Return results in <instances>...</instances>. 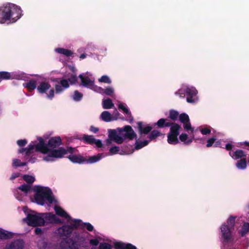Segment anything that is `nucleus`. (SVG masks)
Returning <instances> with one entry per match:
<instances>
[{
    "label": "nucleus",
    "instance_id": "obj_10",
    "mask_svg": "<svg viewBox=\"0 0 249 249\" xmlns=\"http://www.w3.org/2000/svg\"><path fill=\"white\" fill-rule=\"evenodd\" d=\"M179 121L183 124V128L186 130H191L193 132L194 129L192 127L189 116L185 113H182L179 115Z\"/></svg>",
    "mask_w": 249,
    "mask_h": 249
},
{
    "label": "nucleus",
    "instance_id": "obj_26",
    "mask_svg": "<svg viewBox=\"0 0 249 249\" xmlns=\"http://www.w3.org/2000/svg\"><path fill=\"white\" fill-rule=\"evenodd\" d=\"M36 85V81L34 80H30L24 84V87L26 88L29 91H32L36 89H37V86Z\"/></svg>",
    "mask_w": 249,
    "mask_h": 249
},
{
    "label": "nucleus",
    "instance_id": "obj_52",
    "mask_svg": "<svg viewBox=\"0 0 249 249\" xmlns=\"http://www.w3.org/2000/svg\"><path fill=\"white\" fill-rule=\"evenodd\" d=\"M235 218H236L235 216H231L229 218V219H228V221H227V223L230 226L232 227L234 226Z\"/></svg>",
    "mask_w": 249,
    "mask_h": 249
},
{
    "label": "nucleus",
    "instance_id": "obj_23",
    "mask_svg": "<svg viewBox=\"0 0 249 249\" xmlns=\"http://www.w3.org/2000/svg\"><path fill=\"white\" fill-rule=\"evenodd\" d=\"M171 125L169 126L170 128L168 133L178 136L181 126L178 124L173 122H171Z\"/></svg>",
    "mask_w": 249,
    "mask_h": 249
},
{
    "label": "nucleus",
    "instance_id": "obj_5",
    "mask_svg": "<svg viewBox=\"0 0 249 249\" xmlns=\"http://www.w3.org/2000/svg\"><path fill=\"white\" fill-rule=\"evenodd\" d=\"M65 243L66 247L62 249H79V247L86 248L88 246L86 238L78 232H74L71 238L65 240Z\"/></svg>",
    "mask_w": 249,
    "mask_h": 249
},
{
    "label": "nucleus",
    "instance_id": "obj_39",
    "mask_svg": "<svg viewBox=\"0 0 249 249\" xmlns=\"http://www.w3.org/2000/svg\"><path fill=\"white\" fill-rule=\"evenodd\" d=\"M179 113L178 111L171 109L169 111V114L168 117L172 121H176L177 120L179 117Z\"/></svg>",
    "mask_w": 249,
    "mask_h": 249
},
{
    "label": "nucleus",
    "instance_id": "obj_30",
    "mask_svg": "<svg viewBox=\"0 0 249 249\" xmlns=\"http://www.w3.org/2000/svg\"><path fill=\"white\" fill-rule=\"evenodd\" d=\"M178 135L168 133L167 142L170 144H177L179 143Z\"/></svg>",
    "mask_w": 249,
    "mask_h": 249
},
{
    "label": "nucleus",
    "instance_id": "obj_38",
    "mask_svg": "<svg viewBox=\"0 0 249 249\" xmlns=\"http://www.w3.org/2000/svg\"><path fill=\"white\" fill-rule=\"evenodd\" d=\"M99 88L103 93H104L108 96H112L114 93V90L113 88L111 87H107L106 89H103L102 88Z\"/></svg>",
    "mask_w": 249,
    "mask_h": 249
},
{
    "label": "nucleus",
    "instance_id": "obj_41",
    "mask_svg": "<svg viewBox=\"0 0 249 249\" xmlns=\"http://www.w3.org/2000/svg\"><path fill=\"white\" fill-rule=\"evenodd\" d=\"M22 178L26 182H27L30 185L32 184L35 181V177L29 175H23L22 176Z\"/></svg>",
    "mask_w": 249,
    "mask_h": 249
},
{
    "label": "nucleus",
    "instance_id": "obj_29",
    "mask_svg": "<svg viewBox=\"0 0 249 249\" xmlns=\"http://www.w3.org/2000/svg\"><path fill=\"white\" fill-rule=\"evenodd\" d=\"M13 233L2 229H0V239H9L13 237Z\"/></svg>",
    "mask_w": 249,
    "mask_h": 249
},
{
    "label": "nucleus",
    "instance_id": "obj_56",
    "mask_svg": "<svg viewBox=\"0 0 249 249\" xmlns=\"http://www.w3.org/2000/svg\"><path fill=\"white\" fill-rule=\"evenodd\" d=\"M17 143L19 146L22 147L27 144V141L25 139L19 140L17 141Z\"/></svg>",
    "mask_w": 249,
    "mask_h": 249
},
{
    "label": "nucleus",
    "instance_id": "obj_2",
    "mask_svg": "<svg viewBox=\"0 0 249 249\" xmlns=\"http://www.w3.org/2000/svg\"><path fill=\"white\" fill-rule=\"evenodd\" d=\"M39 142L36 145V151L42 154H48L44 159L47 161H53L54 158H62L66 155V151L63 147H59L58 149H51L45 145V142L41 137L37 138Z\"/></svg>",
    "mask_w": 249,
    "mask_h": 249
},
{
    "label": "nucleus",
    "instance_id": "obj_13",
    "mask_svg": "<svg viewBox=\"0 0 249 249\" xmlns=\"http://www.w3.org/2000/svg\"><path fill=\"white\" fill-rule=\"evenodd\" d=\"M85 143L89 144H95L96 146L99 147H102L103 144L100 140H96L92 135H83L82 139Z\"/></svg>",
    "mask_w": 249,
    "mask_h": 249
},
{
    "label": "nucleus",
    "instance_id": "obj_6",
    "mask_svg": "<svg viewBox=\"0 0 249 249\" xmlns=\"http://www.w3.org/2000/svg\"><path fill=\"white\" fill-rule=\"evenodd\" d=\"M42 214H43L38 213L35 214L28 213L27 217L23 219V221H25L28 225L32 227L44 226L45 220Z\"/></svg>",
    "mask_w": 249,
    "mask_h": 249
},
{
    "label": "nucleus",
    "instance_id": "obj_53",
    "mask_svg": "<svg viewBox=\"0 0 249 249\" xmlns=\"http://www.w3.org/2000/svg\"><path fill=\"white\" fill-rule=\"evenodd\" d=\"M215 141L216 139L214 137L209 139L207 141L206 147H210L212 146L213 144L214 145Z\"/></svg>",
    "mask_w": 249,
    "mask_h": 249
},
{
    "label": "nucleus",
    "instance_id": "obj_20",
    "mask_svg": "<svg viewBox=\"0 0 249 249\" xmlns=\"http://www.w3.org/2000/svg\"><path fill=\"white\" fill-rule=\"evenodd\" d=\"M114 246L115 249H137V248L131 244H125L121 242H115Z\"/></svg>",
    "mask_w": 249,
    "mask_h": 249
},
{
    "label": "nucleus",
    "instance_id": "obj_32",
    "mask_svg": "<svg viewBox=\"0 0 249 249\" xmlns=\"http://www.w3.org/2000/svg\"><path fill=\"white\" fill-rule=\"evenodd\" d=\"M118 108L122 110L127 115V117L129 118L130 123H131L133 121V117L132 116L131 112L129 109L126 107L123 104H120L118 105Z\"/></svg>",
    "mask_w": 249,
    "mask_h": 249
},
{
    "label": "nucleus",
    "instance_id": "obj_33",
    "mask_svg": "<svg viewBox=\"0 0 249 249\" xmlns=\"http://www.w3.org/2000/svg\"><path fill=\"white\" fill-rule=\"evenodd\" d=\"M55 51L57 53L62 54L67 57L71 56L73 54V52L71 51L62 48H56Z\"/></svg>",
    "mask_w": 249,
    "mask_h": 249
},
{
    "label": "nucleus",
    "instance_id": "obj_50",
    "mask_svg": "<svg viewBox=\"0 0 249 249\" xmlns=\"http://www.w3.org/2000/svg\"><path fill=\"white\" fill-rule=\"evenodd\" d=\"M186 94V88L184 89H179L175 92V94L178 95L180 98H184Z\"/></svg>",
    "mask_w": 249,
    "mask_h": 249
},
{
    "label": "nucleus",
    "instance_id": "obj_15",
    "mask_svg": "<svg viewBox=\"0 0 249 249\" xmlns=\"http://www.w3.org/2000/svg\"><path fill=\"white\" fill-rule=\"evenodd\" d=\"M67 158L71 161L74 163L83 164L86 162V158L80 154L70 155Z\"/></svg>",
    "mask_w": 249,
    "mask_h": 249
},
{
    "label": "nucleus",
    "instance_id": "obj_34",
    "mask_svg": "<svg viewBox=\"0 0 249 249\" xmlns=\"http://www.w3.org/2000/svg\"><path fill=\"white\" fill-rule=\"evenodd\" d=\"M136 139V142H135V146L134 147L135 150H139L142 147L146 146L148 143L149 141L148 140H144L143 141H138L137 140V138Z\"/></svg>",
    "mask_w": 249,
    "mask_h": 249
},
{
    "label": "nucleus",
    "instance_id": "obj_54",
    "mask_svg": "<svg viewBox=\"0 0 249 249\" xmlns=\"http://www.w3.org/2000/svg\"><path fill=\"white\" fill-rule=\"evenodd\" d=\"M67 80L71 84H75L77 81V76L76 75H72Z\"/></svg>",
    "mask_w": 249,
    "mask_h": 249
},
{
    "label": "nucleus",
    "instance_id": "obj_16",
    "mask_svg": "<svg viewBox=\"0 0 249 249\" xmlns=\"http://www.w3.org/2000/svg\"><path fill=\"white\" fill-rule=\"evenodd\" d=\"M24 245V242L22 239H17L7 246L6 249H23Z\"/></svg>",
    "mask_w": 249,
    "mask_h": 249
},
{
    "label": "nucleus",
    "instance_id": "obj_63",
    "mask_svg": "<svg viewBox=\"0 0 249 249\" xmlns=\"http://www.w3.org/2000/svg\"><path fill=\"white\" fill-rule=\"evenodd\" d=\"M35 233L36 235H40L42 233V230L41 228H36L35 230Z\"/></svg>",
    "mask_w": 249,
    "mask_h": 249
},
{
    "label": "nucleus",
    "instance_id": "obj_45",
    "mask_svg": "<svg viewBox=\"0 0 249 249\" xmlns=\"http://www.w3.org/2000/svg\"><path fill=\"white\" fill-rule=\"evenodd\" d=\"M83 97V94L78 90H75L74 91V94L72 96V99L74 101L78 102L81 100Z\"/></svg>",
    "mask_w": 249,
    "mask_h": 249
},
{
    "label": "nucleus",
    "instance_id": "obj_57",
    "mask_svg": "<svg viewBox=\"0 0 249 249\" xmlns=\"http://www.w3.org/2000/svg\"><path fill=\"white\" fill-rule=\"evenodd\" d=\"M179 138L181 142H185L188 138V135L186 133H182L179 135Z\"/></svg>",
    "mask_w": 249,
    "mask_h": 249
},
{
    "label": "nucleus",
    "instance_id": "obj_12",
    "mask_svg": "<svg viewBox=\"0 0 249 249\" xmlns=\"http://www.w3.org/2000/svg\"><path fill=\"white\" fill-rule=\"evenodd\" d=\"M197 91L194 87H186V94L187 95L186 100L188 103H194L195 102L196 98Z\"/></svg>",
    "mask_w": 249,
    "mask_h": 249
},
{
    "label": "nucleus",
    "instance_id": "obj_7",
    "mask_svg": "<svg viewBox=\"0 0 249 249\" xmlns=\"http://www.w3.org/2000/svg\"><path fill=\"white\" fill-rule=\"evenodd\" d=\"M37 91L40 94L45 93L48 98L52 100L54 96V89H51V85L48 82H40L37 87Z\"/></svg>",
    "mask_w": 249,
    "mask_h": 249
},
{
    "label": "nucleus",
    "instance_id": "obj_51",
    "mask_svg": "<svg viewBox=\"0 0 249 249\" xmlns=\"http://www.w3.org/2000/svg\"><path fill=\"white\" fill-rule=\"evenodd\" d=\"M99 249H111V247L108 243L103 242L100 244Z\"/></svg>",
    "mask_w": 249,
    "mask_h": 249
},
{
    "label": "nucleus",
    "instance_id": "obj_40",
    "mask_svg": "<svg viewBox=\"0 0 249 249\" xmlns=\"http://www.w3.org/2000/svg\"><path fill=\"white\" fill-rule=\"evenodd\" d=\"M18 189L25 194H27L31 190V185L27 184H23L19 186Z\"/></svg>",
    "mask_w": 249,
    "mask_h": 249
},
{
    "label": "nucleus",
    "instance_id": "obj_42",
    "mask_svg": "<svg viewBox=\"0 0 249 249\" xmlns=\"http://www.w3.org/2000/svg\"><path fill=\"white\" fill-rule=\"evenodd\" d=\"M42 216L45 215V218L49 222L53 223L54 219L56 218V216L53 213H42Z\"/></svg>",
    "mask_w": 249,
    "mask_h": 249
},
{
    "label": "nucleus",
    "instance_id": "obj_48",
    "mask_svg": "<svg viewBox=\"0 0 249 249\" xmlns=\"http://www.w3.org/2000/svg\"><path fill=\"white\" fill-rule=\"evenodd\" d=\"M120 113L118 111L117 109H115L111 115L112 121L117 120L119 118L124 119L123 117H120Z\"/></svg>",
    "mask_w": 249,
    "mask_h": 249
},
{
    "label": "nucleus",
    "instance_id": "obj_21",
    "mask_svg": "<svg viewBox=\"0 0 249 249\" xmlns=\"http://www.w3.org/2000/svg\"><path fill=\"white\" fill-rule=\"evenodd\" d=\"M171 124V122L168 121L167 119L161 118L157 123L153 124V126L155 127L157 125L158 128H164L169 127Z\"/></svg>",
    "mask_w": 249,
    "mask_h": 249
},
{
    "label": "nucleus",
    "instance_id": "obj_60",
    "mask_svg": "<svg viewBox=\"0 0 249 249\" xmlns=\"http://www.w3.org/2000/svg\"><path fill=\"white\" fill-rule=\"evenodd\" d=\"M89 243L92 245L97 246L99 244V241L96 239H91L89 241Z\"/></svg>",
    "mask_w": 249,
    "mask_h": 249
},
{
    "label": "nucleus",
    "instance_id": "obj_27",
    "mask_svg": "<svg viewBox=\"0 0 249 249\" xmlns=\"http://www.w3.org/2000/svg\"><path fill=\"white\" fill-rule=\"evenodd\" d=\"M75 220L80 221V223L78 225V228L83 229L86 228V229L89 231H92L93 230V226L89 222H83L80 219H75Z\"/></svg>",
    "mask_w": 249,
    "mask_h": 249
},
{
    "label": "nucleus",
    "instance_id": "obj_55",
    "mask_svg": "<svg viewBox=\"0 0 249 249\" xmlns=\"http://www.w3.org/2000/svg\"><path fill=\"white\" fill-rule=\"evenodd\" d=\"M200 132L203 135H207L211 133V130L210 128L205 127L204 128H202L200 130Z\"/></svg>",
    "mask_w": 249,
    "mask_h": 249
},
{
    "label": "nucleus",
    "instance_id": "obj_28",
    "mask_svg": "<svg viewBox=\"0 0 249 249\" xmlns=\"http://www.w3.org/2000/svg\"><path fill=\"white\" fill-rule=\"evenodd\" d=\"M229 154L230 156L235 160L244 158L246 156L245 152L244 151L239 149L237 150L234 152L232 155L231 154V152H230Z\"/></svg>",
    "mask_w": 249,
    "mask_h": 249
},
{
    "label": "nucleus",
    "instance_id": "obj_62",
    "mask_svg": "<svg viewBox=\"0 0 249 249\" xmlns=\"http://www.w3.org/2000/svg\"><path fill=\"white\" fill-rule=\"evenodd\" d=\"M233 145L229 143L226 144L225 148L228 151H231L233 148Z\"/></svg>",
    "mask_w": 249,
    "mask_h": 249
},
{
    "label": "nucleus",
    "instance_id": "obj_1",
    "mask_svg": "<svg viewBox=\"0 0 249 249\" xmlns=\"http://www.w3.org/2000/svg\"><path fill=\"white\" fill-rule=\"evenodd\" d=\"M21 12L19 7L12 3L0 7V23L8 20L12 23L15 22L21 17Z\"/></svg>",
    "mask_w": 249,
    "mask_h": 249
},
{
    "label": "nucleus",
    "instance_id": "obj_49",
    "mask_svg": "<svg viewBox=\"0 0 249 249\" xmlns=\"http://www.w3.org/2000/svg\"><path fill=\"white\" fill-rule=\"evenodd\" d=\"M26 148V156H30L33 153V151L35 148V145L34 144H30L28 145Z\"/></svg>",
    "mask_w": 249,
    "mask_h": 249
},
{
    "label": "nucleus",
    "instance_id": "obj_36",
    "mask_svg": "<svg viewBox=\"0 0 249 249\" xmlns=\"http://www.w3.org/2000/svg\"><path fill=\"white\" fill-rule=\"evenodd\" d=\"M101 118L105 122H109L112 121L111 115L107 111H103L101 114Z\"/></svg>",
    "mask_w": 249,
    "mask_h": 249
},
{
    "label": "nucleus",
    "instance_id": "obj_58",
    "mask_svg": "<svg viewBox=\"0 0 249 249\" xmlns=\"http://www.w3.org/2000/svg\"><path fill=\"white\" fill-rule=\"evenodd\" d=\"M75 150V148H73L72 147H68L67 149H65V150L66 151V154L68 153L71 154V155L73 153H74Z\"/></svg>",
    "mask_w": 249,
    "mask_h": 249
},
{
    "label": "nucleus",
    "instance_id": "obj_24",
    "mask_svg": "<svg viewBox=\"0 0 249 249\" xmlns=\"http://www.w3.org/2000/svg\"><path fill=\"white\" fill-rule=\"evenodd\" d=\"M14 78V75L13 73L6 71H0V83L2 80H8Z\"/></svg>",
    "mask_w": 249,
    "mask_h": 249
},
{
    "label": "nucleus",
    "instance_id": "obj_47",
    "mask_svg": "<svg viewBox=\"0 0 249 249\" xmlns=\"http://www.w3.org/2000/svg\"><path fill=\"white\" fill-rule=\"evenodd\" d=\"M98 81L100 82L107 84H110L111 83L110 79L108 76L106 75H103L100 78H99Z\"/></svg>",
    "mask_w": 249,
    "mask_h": 249
},
{
    "label": "nucleus",
    "instance_id": "obj_4",
    "mask_svg": "<svg viewBox=\"0 0 249 249\" xmlns=\"http://www.w3.org/2000/svg\"><path fill=\"white\" fill-rule=\"evenodd\" d=\"M71 225H64L57 229V232L59 237L62 239L61 243V246L63 249L64 245L66 244L65 240H68V238L72 233L74 230L78 228V225L80 223L79 220H75V219L72 220Z\"/></svg>",
    "mask_w": 249,
    "mask_h": 249
},
{
    "label": "nucleus",
    "instance_id": "obj_35",
    "mask_svg": "<svg viewBox=\"0 0 249 249\" xmlns=\"http://www.w3.org/2000/svg\"><path fill=\"white\" fill-rule=\"evenodd\" d=\"M102 105L104 109H110L114 107V104L112 103V100L109 98L103 100Z\"/></svg>",
    "mask_w": 249,
    "mask_h": 249
},
{
    "label": "nucleus",
    "instance_id": "obj_18",
    "mask_svg": "<svg viewBox=\"0 0 249 249\" xmlns=\"http://www.w3.org/2000/svg\"><path fill=\"white\" fill-rule=\"evenodd\" d=\"M79 77L83 86L92 89L94 84V81L91 80L89 77H84L81 74L79 75Z\"/></svg>",
    "mask_w": 249,
    "mask_h": 249
},
{
    "label": "nucleus",
    "instance_id": "obj_8",
    "mask_svg": "<svg viewBox=\"0 0 249 249\" xmlns=\"http://www.w3.org/2000/svg\"><path fill=\"white\" fill-rule=\"evenodd\" d=\"M52 81L57 82L58 84L54 86V92L56 94H60L65 89L70 87L68 81L65 79L54 78Z\"/></svg>",
    "mask_w": 249,
    "mask_h": 249
},
{
    "label": "nucleus",
    "instance_id": "obj_9",
    "mask_svg": "<svg viewBox=\"0 0 249 249\" xmlns=\"http://www.w3.org/2000/svg\"><path fill=\"white\" fill-rule=\"evenodd\" d=\"M118 130L119 134L125 139L127 138L132 140L137 138V134L130 125H126L123 128H119Z\"/></svg>",
    "mask_w": 249,
    "mask_h": 249
},
{
    "label": "nucleus",
    "instance_id": "obj_44",
    "mask_svg": "<svg viewBox=\"0 0 249 249\" xmlns=\"http://www.w3.org/2000/svg\"><path fill=\"white\" fill-rule=\"evenodd\" d=\"M109 152L111 155H115L117 153H119V154L121 155L123 154V152H121V148L117 146H114L111 147L109 149Z\"/></svg>",
    "mask_w": 249,
    "mask_h": 249
},
{
    "label": "nucleus",
    "instance_id": "obj_11",
    "mask_svg": "<svg viewBox=\"0 0 249 249\" xmlns=\"http://www.w3.org/2000/svg\"><path fill=\"white\" fill-rule=\"evenodd\" d=\"M62 144V140L60 137L56 136L51 138L47 144L45 143V145L50 149H53L59 147Z\"/></svg>",
    "mask_w": 249,
    "mask_h": 249
},
{
    "label": "nucleus",
    "instance_id": "obj_64",
    "mask_svg": "<svg viewBox=\"0 0 249 249\" xmlns=\"http://www.w3.org/2000/svg\"><path fill=\"white\" fill-rule=\"evenodd\" d=\"M90 130L92 132L96 133L99 131V129L97 127H95L93 126H91L90 128Z\"/></svg>",
    "mask_w": 249,
    "mask_h": 249
},
{
    "label": "nucleus",
    "instance_id": "obj_14",
    "mask_svg": "<svg viewBox=\"0 0 249 249\" xmlns=\"http://www.w3.org/2000/svg\"><path fill=\"white\" fill-rule=\"evenodd\" d=\"M108 137L117 144L123 143L124 139V137L119 136L116 131L114 129H110L109 130Z\"/></svg>",
    "mask_w": 249,
    "mask_h": 249
},
{
    "label": "nucleus",
    "instance_id": "obj_31",
    "mask_svg": "<svg viewBox=\"0 0 249 249\" xmlns=\"http://www.w3.org/2000/svg\"><path fill=\"white\" fill-rule=\"evenodd\" d=\"M162 135V133L158 130L154 129L151 131V133L148 135L147 138L149 139V142L155 140L158 137Z\"/></svg>",
    "mask_w": 249,
    "mask_h": 249
},
{
    "label": "nucleus",
    "instance_id": "obj_61",
    "mask_svg": "<svg viewBox=\"0 0 249 249\" xmlns=\"http://www.w3.org/2000/svg\"><path fill=\"white\" fill-rule=\"evenodd\" d=\"M221 144H222L221 141L220 140H218L217 141H215L214 142V144L213 146L215 147H219L224 148V147L221 146Z\"/></svg>",
    "mask_w": 249,
    "mask_h": 249
},
{
    "label": "nucleus",
    "instance_id": "obj_43",
    "mask_svg": "<svg viewBox=\"0 0 249 249\" xmlns=\"http://www.w3.org/2000/svg\"><path fill=\"white\" fill-rule=\"evenodd\" d=\"M236 166L239 169H244L247 167V161L245 159L238 160L236 163Z\"/></svg>",
    "mask_w": 249,
    "mask_h": 249
},
{
    "label": "nucleus",
    "instance_id": "obj_46",
    "mask_svg": "<svg viewBox=\"0 0 249 249\" xmlns=\"http://www.w3.org/2000/svg\"><path fill=\"white\" fill-rule=\"evenodd\" d=\"M13 165L15 167H22L26 165L25 162H21L20 160L14 159L13 161Z\"/></svg>",
    "mask_w": 249,
    "mask_h": 249
},
{
    "label": "nucleus",
    "instance_id": "obj_25",
    "mask_svg": "<svg viewBox=\"0 0 249 249\" xmlns=\"http://www.w3.org/2000/svg\"><path fill=\"white\" fill-rule=\"evenodd\" d=\"M121 152H123V154H131L134 152V150H135L134 148L133 147V145L129 144H124L121 146Z\"/></svg>",
    "mask_w": 249,
    "mask_h": 249
},
{
    "label": "nucleus",
    "instance_id": "obj_37",
    "mask_svg": "<svg viewBox=\"0 0 249 249\" xmlns=\"http://www.w3.org/2000/svg\"><path fill=\"white\" fill-rule=\"evenodd\" d=\"M102 158V154H98L96 156L90 157L88 160L86 159V163H93L98 161Z\"/></svg>",
    "mask_w": 249,
    "mask_h": 249
},
{
    "label": "nucleus",
    "instance_id": "obj_19",
    "mask_svg": "<svg viewBox=\"0 0 249 249\" xmlns=\"http://www.w3.org/2000/svg\"><path fill=\"white\" fill-rule=\"evenodd\" d=\"M137 127L140 135L148 134L152 129V127L148 125L143 127V124L142 122H138L137 123Z\"/></svg>",
    "mask_w": 249,
    "mask_h": 249
},
{
    "label": "nucleus",
    "instance_id": "obj_22",
    "mask_svg": "<svg viewBox=\"0 0 249 249\" xmlns=\"http://www.w3.org/2000/svg\"><path fill=\"white\" fill-rule=\"evenodd\" d=\"M54 209L57 215L67 219L69 220L71 219V217L60 207L55 206Z\"/></svg>",
    "mask_w": 249,
    "mask_h": 249
},
{
    "label": "nucleus",
    "instance_id": "obj_3",
    "mask_svg": "<svg viewBox=\"0 0 249 249\" xmlns=\"http://www.w3.org/2000/svg\"><path fill=\"white\" fill-rule=\"evenodd\" d=\"M33 190L35 192L34 198L37 204L44 205L46 200L49 204L53 203L54 201L52 191L49 187L35 186Z\"/></svg>",
    "mask_w": 249,
    "mask_h": 249
},
{
    "label": "nucleus",
    "instance_id": "obj_59",
    "mask_svg": "<svg viewBox=\"0 0 249 249\" xmlns=\"http://www.w3.org/2000/svg\"><path fill=\"white\" fill-rule=\"evenodd\" d=\"M242 228L244 229L245 232H248L249 231V223H244Z\"/></svg>",
    "mask_w": 249,
    "mask_h": 249
},
{
    "label": "nucleus",
    "instance_id": "obj_17",
    "mask_svg": "<svg viewBox=\"0 0 249 249\" xmlns=\"http://www.w3.org/2000/svg\"><path fill=\"white\" fill-rule=\"evenodd\" d=\"M222 237L225 241H228L231 237V231L229 226L225 224L221 227Z\"/></svg>",
    "mask_w": 249,
    "mask_h": 249
}]
</instances>
